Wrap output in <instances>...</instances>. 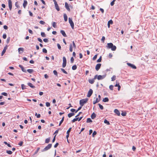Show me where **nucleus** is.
<instances>
[{
  "instance_id": "4d7b16f0",
  "label": "nucleus",
  "mask_w": 157,
  "mask_h": 157,
  "mask_svg": "<svg viewBox=\"0 0 157 157\" xmlns=\"http://www.w3.org/2000/svg\"><path fill=\"white\" fill-rule=\"evenodd\" d=\"M2 94L5 96H7V93L5 92L2 93Z\"/></svg>"
},
{
  "instance_id": "393cba45",
  "label": "nucleus",
  "mask_w": 157,
  "mask_h": 157,
  "mask_svg": "<svg viewBox=\"0 0 157 157\" xmlns=\"http://www.w3.org/2000/svg\"><path fill=\"white\" fill-rule=\"evenodd\" d=\"M109 101V100L108 98H105L102 100V101L104 102H108Z\"/></svg>"
},
{
  "instance_id": "bb28decb",
  "label": "nucleus",
  "mask_w": 157,
  "mask_h": 157,
  "mask_svg": "<svg viewBox=\"0 0 157 157\" xmlns=\"http://www.w3.org/2000/svg\"><path fill=\"white\" fill-rule=\"evenodd\" d=\"M27 71L29 73H32L34 71L33 69H29L27 70Z\"/></svg>"
},
{
  "instance_id": "338daca9",
  "label": "nucleus",
  "mask_w": 157,
  "mask_h": 157,
  "mask_svg": "<svg viewBox=\"0 0 157 157\" xmlns=\"http://www.w3.org/2000/svg\"><path fill=\"white\" fill-rule=\"evenodd\" d=\"M3 28L5 29H7L8 28V27L7 26L5 25L4 26Z\"/></svg>"
},
{
  "instance_id": "0eeeda50",
  "label": "nucleus",
  "mask_w": 157,
  "mask_h": 157,
  "mask_svg": "<svg viewBox=\"0 0 157 157\" xmlns=\"http://www.w3.org/2000/svg\"><path fill=\"white\" fill-rule=\"evenodd\" d=\"M93 90L91 89H90L89 91H88L87 94V96L88 97H90L91 96V95L93 93Z\"/></svg>"
},
{
  "instance_id": "412c9836",
  "label": "nucleus",
  "mask_w": 157,
  "mask_h": 157,
  "mask_svg": "<svg viewBox=\"0 0 157 157\" xmlns=\"http://www.w3.org/2000/svg\"><path fill=\"white\" fill-rule=\"evenodd\" d=\"M114 112L115 113L117 114L118 115H120V113L119 110L117 109H115L114 110Z\"/></svg>"
},
{
  "instance_id": "6e6552de",
  "label": "nucleus",
  "mask_w": 157,
  "mask_h": 157,
  "mask_svg": "<svg viewBox=\"0 0 157 157\" xmlns=\"http://www.w3.org/2000/svg\"><path fill=\"white\" fill-rule=\"evenodd\" d=\"M127 64L128 66L131 67V68H132L133 69H136V67L135 65H134V64H131V63H127Z\"/></svg>"
},
{
  "instance_id": "864d4df0",
  "label": "nucleus",
  "mask_w": 157,
  "mask_h": 157,
  "mask_svg": "<svg viewBox=\"0 0 157 157\" xmlns=\"http://www.w3.org/2000/svg\"><path fill=\"white\" fill-rule=\"evenodd\" d=\"M46 105L47 107H49L50 106V103L48 102H46Z\"/></svg>"
},
{
  "instance_id": "4468645a",
  "label": "nucleus",
  "mask_w": 157,
  "mask_h": 157,
  "mask_svg": "<svg viewBox=\"0 0 157 157\" xmlns=\"http://www.w3.org/2000/svg\"><path fill=\"white\" fill-rule=\"evenodd\" d=\"M55 6L56 9L58 11H59L60 10L59 6H58L57 3L56 2H55Z\"/></svg>"
},
{
  "instance_id": "c85d7f7f",
  "label": "nucleus",
  "mask_w": 157,
  "mask_h": 157,
  "mask_svg": "<svg viewBox=\"0 0 157 157\" xmlns=\"http://www.w3.org/2000/svg\"><path fill=\"white\" fill-rule=\"evenodd\" d=\"M104 123L105 124H106L107 125H109L110 123L107 120L105 119L104 121Z\"/></svg>"
},
{
  "instance_id": "a211bd4d",
  "label": "nucleus",
  "mask_w": 157,
  "mask_h": 157,
  "mask_svg": "<svg viewBox=\"0 0 157 157\" xmlns=\"http://www.w3.org/2000/svg\"><path fill=\"white\" fill-rule=\"evenodd\" d=\"M28 85L31 88H35V87L34 86H33V84L30 82H29L28 83Z\"/></svg>"
},
{
  "instance_id": "7ed1b4c3",
  "label": "nucleus",
  "mask_w": 157,
  "mask_h": 157,
  "mask_svg": "<svg viewBox=\"0 0 157 157\" xmlns=\"http://www.w3.org/2000/svg\"><path fill=\"white\" fill-rule=\"evenodd\" d=\"M63 63L62 64V67L63 68L65 67L66 65V63H67V60L66 59L65 57L63 56Z\"/></svg>"
},
{
  "instance_id": "ddd939ff",
  "label": "nucleus",
  "mask_w": 157,
  "mask_h": 157,
  "mask_svg": "<svg viewBox=\"0 0 157 157\" xmlns=\"http://www.w3.org/2000/svg\"><path fill=\"white\" fill-rule=\"evenodd\" d=\"M113 21L112 20H109L108 22V28H109L110 27V25L113 24Z\"/></svg>"
},
{
  "instance_id": "8fccbe9b",
  "label": "nucleus",
  "mask_w": 157,
  "mask_h": 157,
  "mask_svg": "<svg viewBox=\"0 0 157 157\" xmlns=\"http://www.w3.org/2000/svg\"><path fill=\"white\" fill-rule=\"evenodd\" d=\"M57 47L60 50L61 49V47L60 45L59 44H57Z\"/></svg>"
},
{
  "instance_id": "f257e3e1",
  "label": "nucleus",
  "mask_w": 157,
  "mask_h": 157,
  "mask_svg": "<svg viewBox=\"0 0 157 157\" xmlns=\"http://www.w3.org/2000/svg\"><path fill=\"white\" fill-rule=\"evenodd\" d=\"M107 48L109 49L111 48L113 51H115L116 49V47L115 45H114L112 43H108L107 44Z\"/></svg>"
},
{
  "instance_id": "dca6fc26",
  "label": "nucleus",
  "mask_w": 157,
  "mask_h": 157,
  "mask_svg": "<svg viewBox=\"0 0 157 157\" xmlns=\"http://www.w3.org/2000/svg\"><path fill=\"white\" fill-rule=\"evenodd\" d=\"M19 67L21 68V70L24 72H26V70L21 65H19Z\"/></svg>"
},
{
  "instance_id": "c03bdc74",
  "label": "nucleus",
  "mask_w": 157,
  "mask_h": 157,
  "mask_svg": "<svg viewBox=\"0 0 157 157\" xmlns=\"http://www.w3.org/2000/svg\"><path fill=\"white\" fill-rule=\"evenodd\" d=\"M39 23L42 25H44L45 24V22L42 21H40L39 22Z\"/></svg>"
},
{
  "instance_id": "c9c22d12",
  "label": "nucleus",
  "mask_w": 157,
  "mask_h": 157,
  "mask_svg": "<svg viewBox=\"0 0 157 157\" xmlns=\"http://www.w3.org/2000/svg\"><path fill=\"white\" fill-rule=\"evenodd\" d=\"M6 153L10 155H11L12 153V152L11 151L7 150L6 151Z\"/></svg>"
},
{
  "instance_id": "bf43d9fd",
  "label": "nucleus",
  "mask_w": 157,
  "mask_h": 157,
  "mask_svg": "<svg viewBox=\"0 0 157 157\" xmlns=\"http://www.w3.org/2000/svg\"><path fill=\"white\" fill-rule=\"evenodd\" d=\"M105 38L104 36H103L101 38V40L103 42H104V40H105Z\"/></svg>"
},
{
  "instance_id": "58836bf2",
  "label": "nucleus",
  "mask_w": 157,
  "mask_h": 157,
  "mask_svg": "<svg viewBox=\"0 0 157 157\" xmlns=\"http://www.w3.org/2000/svg\"><path fill=\"white\" fill-rule=\"evenodd\" d=\"M50 141V139L47 138L46 139L45 142L46 143H48Z\"/></svg>"
},
{
  "instance_id": "72a5a7b5",
  "label": "nucleus",
  "mask_w": 157,
  "mask_h": 157,
  "mask_svg": "<svg viewBox=\"0 0 157 157\" xmlns=\"http://www.w3.org/2000/svg\"><path fill=\"white\" fill-rule=\"evenodd\" d=\"M92 120L90 118H88L87 119L86 122L87 123H90L92 122Z\"/></svg>"
},
{
  "instance_id": "9d476101",
  "label": "nucleus",
  "mask_w": 157,
  "mask_h": 157,
  "mask_svg": "<svg viewBox=\"0 0 157 157\" xmlns=\"http://www.w3.org/2000/svg\"><path fill=\"white\" fill-rule=\"evenodd\" d=\"M52 146V144H48V146H47L46 147H45L44 148V150L45 151H47L50 148H51Z\"/></svg>"
},
{
  "instance_id": "09e8293b",
  "label": "nucleus",
  "mask_w": 157,
  "mask_h": 157,
  "mask_svg": "<svg viewBox=\"0 0 157 157\" xmlns=\"http://www.w3.org/2000/svg\"><path fill=\"white\" fill-rule=\"evenodd\" d=\"M35 115L36 116L37 118H40V114H37V113H36Z\"/></svg>"
},
{
  "instance_id": "f3484780",
  "label": "nucleus",
  "mask_w": 157,
  "mask_h": 157,
  "mask_svg": "<svg viewBox=\"0 0 157 157\" xmlns=\"http://www.w3.org/2000/svg\"><path fill=\"white\" fill-rule=\"evenodd\" d=\"M27 2L25 0L24 1V2L23 3V6L24 8H25L26 6L27 5Z\"/></svg>"
},
{
  "instance_id": "0e129e2a",
  "label": "nucleus",
  "mask_w": 157,
  "mask_h": 157,
  "mask_svg": "<svg viewBox=\"0 0 157 157\" xmlns=\"http://www.w3.org/2000/svg\"><path fill=\"white\" fill-rule=\"evenodd\" d=\"M100 10L101 11V12L102 13H104V10L103 9L100 8Z\"/></svg>"
},
{
  "instance_id": "4c0bfd02",
  "label": "nucleus",
  "mask_w": 157,
  "mask_h": 157,
  "mask_svg": "<svg viewBox=\"0 0 157 157\" xmlns=\"http://www.w3.org/2000/svg\"><path fill=\"white\" fill-rule=\"evenodd\" d=\"M116 1V0H113L110 3V5L111 6H113L114 4V2Z\"/></svg>"
},
{
  "instance_id": "1a4fd4ad",
  "label": "nucleus",
  "mask_w": 157,
  "mask_h": 157,
  "mask_svg": "<svg viewBox=\"0 0 157 157\" xmlns=\"http://www.w3.org/2000/svg\"><path fill=\"white\" fill-rule=\"evenodd\" d=\"M8 5L10 10H11L12 8V1L11 0H8Z\"/></svg>"
},
{
  "instance_id": "7c9ffc66",
  "label": "nucleus",
  "mask_w": 157,
  "mask_h": 157,
  "mask_svg": "<svg viewBox=\"0 0 157 157\" xmlns=\"http://www.w3.org/2000/svg\"><path fill=\"white\" fill-rule=\"evenodd\" d=\"M116 79V76L115 75H113L111 78V80L112 81H114Z\"/></svg>"
},
{
  "instance_id": "c756f323",
  "label": "nucleus",
  "mask_w": 157,
  "mask_h": 157,
  "mask_svg": "<svg viewBox=\"0 0 157 157\" xmlns=\"http://www.w3.org/2000/svg\"><path fill=\"white\" fill-rule=\"evenodd\" d=\"M64 117H62V120H61V121H60L59 122V126H60L61 125V124H62V122H63V121H64Z\"/></svg>"
},
{
  "instance_id": "2f4dec72",
  "label": "nucleus",
  "mask_w": 157,
  "mask_h": 157,
  "mask_svg": "<svg viewBox=\"0 0 157 157\" xmlns=\"http://www.w3.org/2000/svg\"><path fill=\"white\" fill-rule=\"evenodd\" d=\"M77 67L76 65H73L72 67V69L73 70H75L77 69Z\"/></svg>"
},
{
  "instance_id": "39448f33",
  "label": "nucleus",
  "mask_w": 157,
  "mask_h": 157,
  "mask_svg": "<svg viewBox=\"0 0 157 157\" xmlns=\"http://www.w3.org/2000/svg\"><path fill=\"white\" fill-rule=\"evenodd\" d=\"M98 98H96V101H93V103L94 104H95L96 103H98L100 101L101 99V96L100 95H99L98 96Z\"/></svg>"
},
{
  "instance_id": "423d86ee",
  "label": "nucleus",
  "mask_w": 157,
  "mask_h": 157,
  "mask_svg": "<svg viewBox=\"0 0 157 157\" xmlns=\"http://www.w3.org/2000/svg\"><path fill=\"white\" fill-rule=\"evenodd\" d=\"M106 76L105 75H99L98 76L97 79L98 80L102 79L106 77Z\"/></svg>"
},
{
  "instance_id": "f8f14e48",
  "label": "nucleus",
  "mask_w": 157,
  "mask_h": 157,
  "mask_svg": "<svg viewBox=\"0 0 157 157\" xmlns=\"http://www.w3.org/2000/svg\"><path fill=\"white\" fill-rule=\"evenodd\" d=\"M65 7L67 9V10L68 11H70V9L69 7V6L67 2H66L65 3Z\"/></svg>"
},
{
  "instance_id": "f03ea898",
  "label": "nucleus",
  "mask_w": 157,
  "mask_h": 157,
  "mask_svg": "<svg viewBox=\"0 0 157 157\" xmlns=\"http://www.w3.org/2000/svg\"><path fill=\"white\" fill-rule=\"evenodd\" d=\"M88 100L87 98H85L79 101V104L81 106H83L84 104L86 103Z\"/></svg>"
},
{
  "instance_id": "774afa93",
  "label": "nucleus",
  "mask_w": 157,
  "mask_h": 157,
  "mask_svg": "<svg viewBox=\"0 0 157 157\" xmlns=\"http://www.w3.org/2000/svg\"><path fill=\"white\" fill-rule=\"evenodd\" d=\"M29 33H30V34H33V31L31 30L30 29H29Z\"/></svg>"
},
{
  "instance_id": "603ef678",
  "label": "nucleus",
  "mask_w": 157,
  "mask_h": 157,
  "mask_svg": "<svg viewBox=\"0 0 157 157\" xmlns=\"http://www.w3.org/2000/svg\"><path fill=\"white\" fill-rule=\"evenodd\" d=\"M71 129V128H70L67 131V134H69V132H70Z\"/></svg>"
},
{
  "instance_id": "49530a36",
  "label": "nucleus",
  "mask_w": 157,
  "mask_h": 157,
  "mask_svg": "<svg viewBox=\"0 0 157 157\" xmlns=\"http://www.w3.org/2000/svg\"><path fill=\"white\" fill-rule=\"evenodd\" d=\"M43 52L44 53H47V51L45 48H44L43 49Z\"/></svg>"
},
{
  "instance_id": "5fc2aeb1",
  "label": "nucleus",
  "mask_w": 157,
  "mask_h": 157,
  "mask_svg": "<svg viewBox=\"0 0 157 157\" xmlns=\"http://www.w3.org/2000/svg\"><path fill=\"white\" fill-rule=\"evenodd\" d=\"M97 55H95L93 57V60H95L97 58Z\"/></svg>"
},
{
  "instance_id": "680f3d73",
  "label": "nucleus",
  "mask_w": 157,
  "mask_h": 157,
  "mask_svg": "<svg viewBox=\"0 0 157 157\" xmlns=\"http://www.w3.org/2000/svg\"><path fill=\"white\" fill-rule=\"evenodd\" d=\"M74 60V59L73 57H71V63H73V62Z\"/></svg>"
},
{
  "instance_id": "79ce46f5",
  "label": "nucleus",
  "mask_w": 157,
  "mask_h": 157,
  "mask_svg": "<svg viewBox=\"0 0 157 157\" xmlns=\"http://www.w3.org/2000/svg\"><path fill=\"white\" fill-rule=\"evenodd\" d=\"M52 26L54 28H56V24L55 22H53L52 24Z\"/></svg>"
},
{
  "instance_id": "a878e982",
  "label": "nucleus",
  "mask_w": 157,
  "mask_h": 157,
  "mask_svg": "<svg viewBox=\"0 0 157 157\" xmlns=\"http://www.w3.org/2000/svg\"><path fill=\"white\" fill-rule=\"evenodd\" d=\"M115 86L118 87V90H120L121 88V86L119 85V84L118 83V84H116L115 85Z\"/></svg>"
},
{
  "instance_id": "3c124183",
  "label": "nucleus",
  "mask_w": 157,
  "mask_h": 157,
  "mask_svg": "<svg viewBox=\"0 0 157 157\" xmlns=\"http://www.w3.org/2000/svg\"><path fill=\"white\" fill-rule=\"evenodd\" d=\"M10 37H8V38L7 39V40H6V43L7 44L10 41Z\"/></svg>"
},
{
  "instance_id": "473e14b6",
  "label": "nucleus",
  "mask_w": 157,
  "mask_h": 157,
  "mask_svg": "<svg viewBox=\"0 0 157 157\" xmlns=\"http://www.w3.org/2000/svg\"><path fill=\"white\" fill-rule=\"evenodd\" d=\"M61 70L64 74H67V72L66 71H65L64 69H63V68H61Z\"/></svg>"
},
{
  "instance_id": "f704fd0d",
  "label": "nucleus",
  "mask_w": 157,
  "mask_h": 157,
  "mask_svg": "<svg viewBox=\"0 0 157 157\" xmlns=\"http://www.w3.org/2000/svg\"><path fill=\"white\" fill-rule=\"evenodd\" d=\"M98 105H99V108L101 109L102 110L103 109V107L102 105H101L100 104H98Z\"/></svg>"
},
{
  "instance_id": "b1692460",
  "label": "nucleus",
  "mask_w": 157,
  "mask_h": 157,
  "mask_svg": "<svg viewBox=\"0 0 157 157\" xmlns=\"http://www.w3.org/2000/svg\"><path fill=\"white\" fill-rule=\"evenodd\" d=\"M96 117V115L94 113H93L92 114V115H91V118L92 119H94V118H95Z\"/></svg>"
},
{
  "instance_id": "6e6d98bb",
  "label": "nucleus",
  "mask_w": 157,
  "mask_h": 157,
  "mask_svg": "<svg viewBox=\"0 0 157 157\" xmlns=\"http://www.w3.org/2000/svg\"><path fill=\"white\" fill-rule=\"evenodd\" d=\"M53 73L54 74L56 75H57V71L56 70H54L53 71Z\"/></svg>"
},
{
  "instance_id": "69168bd1",
  "label": "nucleus",
  "mask_w": 157,
  "mask_h": 157,
  "mask_svg": "<svg viewBox=\"0 0 157 157\" xmlns=\"http://www.w3.org/2000/svg\"><path fill=\"white\" fill-rule=\"evenodd\" d=\"M38 40L41 43H42L43 42L42 40L40 38H38Z\"/></svg>"
},
{
  "instance_id": "9b49d317",
  "label": "nucleus",
  "mask_w": 157,
  "mask_h": 157,
  "mask_svg": "<svg viewBox=\"0 0 157 157\" xmlns=\"http://www.w3.org/2000/svg\"><path fill=\"white\" fill-rule=\"evenodd\" d=\"M101 64L100 63L97 64L95 67V69L97 71H98L100 68Z\"/></svg>"
},
{
  "instance_id": "052dcab7",
  "label": "nucleus",
  "mask_w": 157,
  "mask_h": 157,
  "mask_svg": "<svg viewBox=\"0 0 157 157\" xmlns=\"http://www.w3.org/2000/svg\"><path fill=\"white\" fill-rule=\"evenodd\" d=\"M2 37H3V38L4 39H5L6 38V34H3V36H2Z\"/></svg>"
},
{
  "instance_id": "aec40b11",
  "label": "nucleus",
  "mask_w": 157,
  "mask_h": 157,
  "mask_svg": "<svg viewBox=\"0 0 157 157\" xmlns=\"http://www.w3.org/2000/svg\"><path fill=\"white\" fill-rule=\"evenodd\" d=\"M60 33L64 36V37L67 36V35L66 34L65 32L63 30H61Z\"/></svg>"
},
{
  "instance_id": "2eb2a0df",
  "label": "nucleus",
  "mask_w": 157,
  "mask_h": 157,
  "mask_svg": "<svg viewBox=\"0 0 157 157\" xmlns=\"http://www.w3.org/2000/svg\"><path fill=\"white\" fill-rule=\"evenodd\" d=\"M24 49L22 48H18V52L19 54H21L22 53L23 51H24Z\"/></svg>"
},
{
  "instance_id": "a19ab883",
  "label": "nucleus",
  "mask_w": 157,
  "mask_h": 157,
  "mask_svg": "<svg viewBox=\"0 0 157 157\" xmlns=\"http://www.w3.org/2000/svg\"><path fill=\"white\" fill-rule=\"evenodd\" d=\"M113 86L112 85H111L109 86V88L110 89L112 90H113Z\"/></svg>"
},
{
  "instance_id": "6ab92c4d",
  "label": "nucleus",
  "mask_w": 157,
  "mask_h": 157,
  "mask_svg": "<svg viewBox=\"0 0 157 157\" xmlns=\"http://www.w3.org/2000/svg\"><path fill=\"white\" fill-rule=\"evenodd\" d=\"M6 49H7L6 47H5L3 51L2 52V54H1L2 56L6 52Z\"/></svg>"
},
{
  "instance_id": "20e7f679",
  "label": "nucleus",
  "mask_w": 157,
  "mask_h": 157,
  "mask_svg": "<svg viewBox=\"0 0 157 157\" xmlns=\"http://www.w3.org/2000/svg\"><path fill=\"white\" fill-rule=\"evenodd\" d=\"M68 20L69 23L70 24L72 28L73 29L74 28V23L72 21V19L70 18H69Z\"/></svg>"
},
{
  "instance_id": "37998d69",
  "label": "nucleus",
  "mask_w": 157,
  "mask_h": 157,
  "mask_svg": "<svg viewBox=\"0 0 157 157\" xmlns=\"http://www.w3.org/2000/svg\"><path fill=\"white\" fill-rule=\"evenodd\" d=\"M41 35L43 37H45V35L44 33L41 32Z\"/></svg>"
},
{
  "instance_id": "5701e85b",
  "label": "nucleus",
  "mask_w": 157,
  "mask_h": 157,
  "mask_svg": "<svg viewBox=\"0 0 157 157\" xmlns=\"http://www.w3.org/2000/svg\"><path fill=\"white\" fill-rule=\"evenodd\" d=\"M64 20L65 21H67V17L66 14H64L63 15Z\"/></svg>"
},
{
  "instance_id": "a18cd8bd",
  "label": "nucleus",
  "mask_w": 157,
  "mask_h": 157,
  "mask_svg": "<svg viewBox=\"0 0 157 157\" xmlns=\"http://www.w3.org/2000/svg\"><path fill=\"white\" fill-rule=\"evenodd\" d=\"M101 57L100 56V57L97 60V62H101Z\"/></svg>"
},
{
  "instance_id": "de8ad7c7",
  "label": "nucleus",
  "mask_w": 157,
  "mask_h": 157,
  "mask_svg": "<svg viewBox=\"0 0 157 157\" xmlns=\"http://www.w3.org/2000/svg\"><path fill=\"white\" fill-rule=\"evenodd\" d=\"M25 86L24 84H22L21 85V88L22 90H24L25 88Z\"/></svg>"
},
{
  "instance_id": "ea45409f",
  "label": "nucleus",
  "mask_w": 157,
  "mask_h": 157,
  "mask_svg": "<svg viewBox=\"0 0 157 157\" xmlns=\"http://www.w3.org/2000/svg\"><path fill=\"white\" fill-rule=\"evenodd\" d=\"M97 134V132L95 131H94L93 134H92V136L93 137H94Z\"/></svg>"
},
{
  "instance_id": "13d9d810",
  "label": "nucleus",
  "mask_w": 157,
  "mask_h": 157,
  "mask_svg": "<svg viewBox=\"0 0 157 157\" xmlns=\"http://www.w3.org/2000/svg\"><path fill=\"white\" fill-rule=\"evenodd\" d=\"M43 41H44V42H48V39H47V38H45V39H43Z\"/></svg>"
},
{
  "instance_id": "e2e57ef3",
  "label": "nucleus",
  "mask_w": 157,
  "mask_h": 157,
  "mask_svg": "<svg viewBox=\"0 0 157 157\" xmlns=\"http://www.w3.org/2000/svg\"><path fill=\"white\" fill-rule=\"evenodd\" d=\"M72 116V114L71 113H69L68 114V117L69 118L71 117Z\"/></svg>"
},
{
  "instance_id": "4be33fe9",
  "label": "nucleus",
  "mask_w": 157,
  "mask_h": 157,
  "mask_svg": "<svg viewBox=\"0 0 157 157\" xmlns=\"http://www.w3.org/2000/svg\"><path fill=\"white\" fill-rule=\"evenodd\" d=\"M89 82L91 84H93L94 82V80L93 79H89Z\"/></svg>"
},
{
  "instance_id": "cd10ccee",
  "label": "nucleus",
  "mask_w": 157,
  "mask_h": 157,
  "mask_svg": "<svg viewBox=\"0 0 157 157\" xmlns=\"http://www.w3.org/2000/svg\"><path fill=\"white\" fill-rule=\"evenodd\" d=\"M70 51L71 52H72L73 51V47L72 44H71L70 45Z\"/></svg>"
},
{
  "instance_id": "e433bc0d",
  "label": "nucleus",
  "mask_w": 157,
  "mask_h": 157,
  "mask_svg": "<svg viewBox=\"0 0 157 157\" xmlns=\"http://www.w3.org/2000/svg\"><path fill=\"white\" fill-rule=\"evenodd\" d=\"M78 118H74L72 121V122H75L77 121L78 120Z\"/></svg>"
}]
</instances>
